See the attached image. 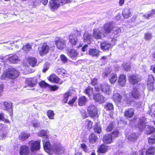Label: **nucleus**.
Wrapping results in <instances>:
<instances>
[{
    "instance_id": "obj_1",
    "label": "nucleus",
    "mask_w": 155,
    "mask_h": 155,
    "mask_svg": "<svg viewBox=\"0 0 155 155\" xmlns=\"http://www.w3.org/2000/svg\"><path fill=\"white\" fill-rule=\"evenodd\" d=\"M18 71L15 69L11 68L8 69L6 72H5L2 76V79H4L5 78L11 79H14L19 75Z\"/></svg>"
},
{
    "instance_id": "obj_2",
    "label": "nucleus",
    "mask_w": 155,
    "mask_h": 155,
    "mask_svg": "<svg viewBox=\"0 0 155 155\" xmlns=\"http://www.w3.org/2000/svg\"><path fill=\"white\" fill-rule=\"evenodd\" d=\"M71 1V0H51L50 1L49 5L51 9L54 10L58 8L60 5H63Z\"/></svg>"
},
{
    "instance_id": "obj_3",
    "label": "nucleus",
    "mask_w": 155,
    "mask_h": 155,
    "mask_svg": "<svg viewBox=\"0 0 155 155\" xmlns=\"http://www.w3.org/2000/svg\"><path fill=\"white\" fill-rule=\"evenodd\" d=\"M128 95L126 96L124 101L129 105L131 104V102L133 101V98H138L140 95L138 91L136 89L134 88L132 92Z\"/></svg>"
},
{
    "instance_id": "obj_4",
    "label": "nucleus",
    "mask_w": 155,
    "mask_h": 155,
    "mask_svg": "<svg viewBox=\"0 0 155 155\" xmlns=\"http://www.w3.org/2000/svg\"><path fill=\"white\" fill-rule=\"evenodd\" d=\"M40 140L35 141L33 140L29 142V147L32 152H34L40 149Z\"/></svg>"
},
{
    "instance_id": "obj_5",
    "label": "nucleus",
    "mask_w": 155,
    "mask_h": 155,
    "mask_svg": "<svg viewBox=\"0 0 155 155\" xmlns=\"http://www.w3.org/2000/svg\"><path fill=\"white\" fill-rule=\"evenodd\" d=\"M52 150L54 153L58 155L63 153L65 151L64 147L60 144L54 145Z\"/></svg>"
},
{
    "instance_id": "obj_6",
    "label": "nucleus",
    "mask_w": 155,
    "mask_h": 155,
    "mask_svg": "<svg viewBox=\"0 0 155 155\" xmlns=\"http://www.w3.org/2000/svg\"><path fill=\"white\" fill-rule=\"evenodd\" d=\"M57 48L60 50H63L66 47V41L63 39L58 38L55 42Z\"/></svg>"
},
{
    "instance_id": "obj_7",
    "label": "nucleus",
    "mask_w": 155,
    "mask_h": 155,
    "mask_svg": "<svg viewBox=\"0 0 155 155\" xmlns=\"http://www.w3.org/2000/svg\"><path fill=\"white\" fill-rule=\"evenodd\" d=\"M49 48L46 43H43L39 48L40 54L42 56L47 54L49 51Z\"/></svg>"
},
{
    "instance_id": "obj_8",
    "label": "nucleus",
    "mask_w": 155,
    "mask_h": 155,
    "mask_svg": "<svg viewBox=\"0 0 155 155\" xmlns=\"http://www.w3.org/2000/svg\"><path fill=\"white\" fill-rule=\"evenodd\" d=\"M42 141L44 149L47 152L50 153L51 147L47 135L43 137Z\"/></svg>"
},
{
    "instance_id": "obj_9",
    "label": "nucleus",
    "mask_w": 155,
    "mask_h": 155,
    "mask_svg": "<svg viewBox=\"0 0 155 155\" xmlns=\"http://www.w3.org/2000/svg\"><path fill=\"white\" fill-rule=\"evenodd\" d=\"M88 112L91 117H93L97 114V108L93 105L89 106L87 109Z\"/></svg>"
},
{
    "instance_id": "obj_10",
    "label": "nucleus",
    "mask_w": 155,
    "mask_h": 155,
    "mask_svg": "<svg viewBox=\"0 0 155 155\" xmlns=\"http://www.w3.org/2000/svg\"><path fill=\"white\" fill-rule=\"evenodd\" d=\"M113 28L112 23H107L106 24L103 28L104 31H102L103 32L102 33L103 34L104 33L108 34L110 33L111 31V30H112Z\"/></svg>"
},
{
    "instance_id": "obj_11",
    "label": "nucleus",
    "mask_w": 155,
    "mask_h": 155,
    "mask_svg": "<svg viewBox=\"0 0 155 155\" xmlns=\"http://www.w3.org/2000/svg\"><path fill=\"white\" fill-rule=\"evenodd\" d=\"M128 77L130 83L133 86L136 85L139 81V79L136 75H132L129 76Z\"/></svg>"
},
{
    "instance_id": "obj_12",
    "label": "nucleus",
    "mask_w": 155,
    "mask_h": 155,
    "mask_svg": "<svg viewBox=\"0 0 155 155\" xmlns=\"http://www.w3.org/2000/svg\"><path fill=\"white\" fill-rule=\"evenodd\" d=\"M29 148L25 145H24L21 147L19 153L20 155H29Z\"/></svg>"
},
{
    "instance_id": "obj_13",
    "label": "nucleus",
    "mask_w": 155,
    "mask_h": 155,
    "mask_svg": "<svg viewBox=\"0 0 155 155\" xmlns=\"http://www.w3.org/2000/svg\"><path fill=\"white\" fill-rule=\"evenodd\" d=\"M93 98L95 101L100 103H104L105 101V98L99 94H97L94 95L93 96Z\"/></svg>"
},
{
    "instance_id": "obj_14",
    "label": "nucleus",
    "mask_w": 155,
    "mask_h": 155,
    "mask_svg": "<svg viewBox=\"0 0 155 155\" xmlns=\"http://www.w3.org/2000/svg\"><path fill=\"white\" fill-rule=\"evenodd\" d=\"M146 120V119L143 117L140 118L139 119L138 127L142 130L144 128H145L146 126H147L145 125Z\"/></svg>"
},
{
    "instance_id": "obj_15",
    "label": "nucleus",
    "mask_w": 155,
    "mask_h": 155,
    "mask_svg": "<svg viewBox=\"0 0 155 155\" xmlns=\"http://www.w3.org/2000/svg\"><path fill=\"white\" fill-rule=\"evenodd\" d=\"M67 53L68 55L72 59L76 58L79 54V53L77 51L74 49L67 50Z\"/></svg>"
},
{
    "instance_id": "obj_16",
    "label": "nucleus",
    "mask_w": 155,
    "mask_h": 155,
    "mask_svg": "<svg viewBox=\"0 0 155 155\" xmlns=\"http://www.w3.org/2000/svg\"><path fill=\"white\" fill-rule=\"evenodd\" d=\"M25 83L28 86L33 87L37 84V81L35 78H30L26 81Z\"/></svg>"
},
{
    "instance_id": "obj_17",
    "label": "nucleus",
    "mask_w": 155,
    "mask_h": 155,
    "mask_svg": "<svg viewBox=\"0 0 155 155\" xmlns=\"http://www.w3.org/2000/svg\"><path fill=\"white\" fill-rule=\"evenodd\" d=\"M101 91L106 94H109L111 91L110 87L107 84H105L102 86H101Z\"/></svg>"
},
{
    "instance_id": "obj_18",
    "label": "nucleus",
    "mask_w": 155,
    "mask_h": 155,
    "mask_svg": "<svg viewBox=\"0 0 155 155\" xmlns=\"http://www.w3.org/2000/svg\"><path fill=\"white\" fill-rule=\"evenodd\" d=\"M132 11L129 8H124L122 12V15L124 17L126 18H128L130 17L132 15Z\"/></svg>"
},
{
    "instance_id": "obj_19",
    "label": "nucleus",
    "mask_w": 155,
    "mask_h": 155,
    "mask_svg": "<svg viewBox=\"0 0 155 155\" xmlns=\"http://www.w3.org/2000/svg\"><path fill=\"white\" fill-rule=\"evenodd\" d=\"M69 42L73 45H76L78 42L77 38L75 35L71 34L69 36Z\"/></svg>"
},
{
    "instance_id": "obj_20",
    "label": "nucleus",
    "mask_w": 155,
    "mask_h": 155,
    "mask_svg": "<svg viewBox=\"0 0 155 155\" xmlns=\"http://www.w3.org/2000/svg\"><path fill=\"white\" fill-rule=\"evenodd\" d=\"M49 80L50 81L55 83H58L60 84H61L62 83V82H59L60 79L55 74H51L49 78Z\"/></svg>"
},
{
    "instance_id": "obj_21",
    "label": "nucleus",
    "mask_w": 155,
    "mask_h": 155,
    "mask_svg": "<svg viewBox=\"0 0 155 155\" xmlns=\"http://www.w3.org/2000/svg\"><path fill=\"white\" fill-rule=\"evenodd\" d=\"M28 62L29 64L32 67L37 66V59L33 57H29L28 58Z\"/></svg>"
},
{
    "instance_id": "obj_22",
    "label": "nucleus",
    "mask_w": 155,
    "mask_h": 155,
    "mask_svg": "<svg viewBox=\"0 0 155 155\" xmlns=\"http://www.w3.org/2000/svg\"><path fill=\"white\" fill-rule=\"evenodd\" d=\"M134 114V110L133 109H128L124 112V116L126 118L131 117Z\"/></svg>"
},
{
    "instance_id": "obj_23",
    "label": "nucleus",
    "mask_w": 155,
    "mask_h": 155,
    "mask_svg": "<svg viewBox=\"0 0 155 155\" xmlns=\"http://www.w3.org/2000/svg\"><path fill=\"white\" fill-rule=\"evenodd\" d=\"M8 60L10 62L13 64L16 63L19 61L18 56L15 54L10 56Z\"/></svg>"
},
{
    "instance_id": "obj_24",
    "label": "nucleus",
    "mask_w": 155,
    "mask_h": 155,
    "mask_svg": "<svg viewBox=\"0 0 155 155\" xmlns=\"http://www.w3.org/2000/svg\"><path fill=\"white\" fill-rule=\"evenodd\" d=\"M113 138L111 134H106L104 136L103 139L104 142L106 143H110L112 141Z\"/></svg>"
},
{
    "instance_id": "obj_25",
    "label": "nucleus",
    "mask_w": 155,
    "mask_h": 155,
    "mask_svg": "<svg viewBox=\"0 0 155 155\" xmlns=\"http://www.w3.org/2000/svg\"><path fill=\"white\" fill-rule=\"evenodd\" d=\"M102 30H101V32L100 31L95 29L94 31L93 36L95 39H101L102 37V34H103L102 33Z\"/></svg>"
},
{
    "instance_id": "obj_26",
    "label": "nucleus",
    "mask_w": 155,
    "mask_h": 155,
    "mask_svg": "<svg viewBox=\"0 0 155 155\" xmlns=\"http://www.w3.org/2000/svg\"><path fill=\"white\" fill-rule=\"evenodd\" d=\"M109 148L108 146L105 144H102L98 147V151L101 153H104L109 149Z\"/></svg>"
},
{
    "instance_id": "obj_27",
    "label": "nucleus",
    "mask_w": 155,
    "mask_h": 155,
    "mask_svg": "<svg viewBox=\"0 0 155 155\" xmlns=\"http://www.w3.org/2000/svg\"><path fill=\"white\" fill-rule=\"evenodd\" d=\"M126 77L124 75H121L118 79V83L120 85L123 86L125 84L126 82Z\"/></svg>"
},
{
    "instance_id": "obj_28",
    "label": "nucleus",
    "mask_w": 155,
    "mask_h": 155,
    "mask_svg": "<svg viewBox=\"0 0 155 155\" xmlns=\"http://www.w3.org/2000/svg\"><path fill=\"white\" fill-rule=\"evenodd\" d=\"M92 38V36L87 33H85L83 35V40L84 42H87L89 44L91 43V40Z\"/></svg>"
},
{
    "instance_id": "obj_29",
    "label": "nucleus",
    "mask_w": 155,
    "mask_h": 155,
    "mask_svg": "<svg viewBox=\"0 0 155 155\" xmlns=\"http://www.w3.org/2000/svg\"><path fill=\"white\" fill-rule=\"evenodd\" d=\"M30 136L29 134H26L23 132H21L19 135V140L22 141H24Z\"/></svg>"
},
{
    "instance_id": "obj_30",
    "label": "nucleus",
    "mask_w": 155,
    "mask_h": 155,
    "mask_svg": "<svg viewBox=\"0 0 155 155\" xmlns=\"http://www.w3.org/2000/svg\"><path fill=\"white\" fill-rule=\"evenodd\" d=\"M87 101V98L84 96L80 97L78 101L79 104L81 106L85 105Z\"/></svg>"
},
{
    "instance_id": "obj_31",
    "label": "nucleus",
    "mask_w": 155,
    "mask_h": 155,
    "mask_svg": "<svg viewBox=\"0 0 155 155\" xmlns=\"http://www.w3.org/2000/svg\"><path fill=\"white\" fill-rule=\"evenodd\" d=\"M99 52L98 50L96 49H91L89 50V54L93 56L97 57L99 55Z\"/></svg>"
},
{
    "instance_id": "obj_32",
    "label": "nucleus",
    "mask_w": 155,
    "mask_h": 155,
    "mask_svg": "<svg viewBox=\"0 0 155 155\" xmlns=\"http://www.w3.org/2000/svg\"><path fill=\"white\" fill-rule=\"evenodd\" d=\"M146 133L147 134H150L155 131V129L153 127L149 125L146 126Z\"/></svg>"
},
{
    "instance_id": "obj_33",
    "label": "nucleus",
    "mask_w": 155,
    "mask_h": 155,
    "mask_svg": "<svg viewBox=\"0 0 155 155\" xmlns=\"http://www.w3.org/2000/svg\"><path fill=\"white\" fill-rule=\"evenodd\" d=\"M110 46V44L106 41L102 42L101 44V48L104 50H108Z\"/></svg>"
},
{
    "instance_id": "obj_34",
    "label": "nucleus",
    "mask_w": 155,
    "mask_h": 155,
    "mask_svg": "<svg viewBox=\"0 0 155 155\" xmlns=\"http://www.w3.org/2000/svg\"><path fill=\"white\" fill-rule=\"evenodd\" d=\"M128 139L132 141H134L137 138V137L135 133H129L127 137Z\"/></svg>"
},
{
    "instance_id": "obj_35",
    "label": "nucleus",
    "mask_w": 155,
    "mask_h": 155,
    "mask_svg": "<svg viewBox=\"0 0 155 155\" xmlns=\"http://www.w3.org/2000/svg\"><path fill=\"white\" fill-rule=\"evenodd\" d=\"M154 14H155V11L153 9L150 12L143 14L142 16L145 18L148 19L150 17H152Z\"/></svg>"
},
{
    "instance_id": "obj_36",
    "label": "nucleus",
    "mask_w": 155,
    "mask_h": 155,
    "mask_svg": "<svg viewBox=\"0 0 155 155\" xmlns=\"http://www.w3.org/2000/svg\"><path fill=\"white\" fill-rule=\"evenodd\" d=\"M121 98V96L119 93H116L113 95V100L116 102H120Z\"/></svg>"
},
{
    "instance_id": "obj_37",
    "label": "nucleus",
    "mask_w": 155,
    "mask_h": 155,
    "mask_svg": "<svg viewBox=\"0 0 155 155\" xmlns=\"http://www.w3.org/2000/svg\"><path fill=\"white\" fill-rule=\"evenodd\" d=\"M84 92L89 97H90L93 93V88L91 87L88 86L84 91Z\"/></svg>"
},
{
    "instance_id": "obj_38",
    "label": "nucleus",
    "mask_w": 155,
    "mask_h": 155,
    "mask_svg": "<svg viewBox=\"0 0 155 155\" xmlns=\"http://www.w3.org/2000/svg\"><path fill=\"white\" fill-rule=\"evenodd\" d=\"M4 106L5 107L4 109L10 111V113H11L12 110V104L7 102H4Z\"/></svg>"
},
{
    "instance_id": "obj_39",
    "label": "nucleus",
    "mask_w": 155,
    "mask_h": 155,
    "mask_svg": "<svg viewBox=\"0 0 155 155\" xmlns=\"http://www.w3.org/2000/svg\"><path fill=\"white\" fill-rule=\"evenodd\" d=\"M89 139L90 142L93 143L97 141V137L94 134H92L89 136Z\"/></svg>"
},
{
    "instance_id": "obj_40",
    "label": "nucleus",
    "mask_w": 155,
    "mask_h": 155,
    "mask_svg": "<svg viewBox=\"0 0 155 155\" xmlns=\"http://www.w3.org/2000/svg\"><path fill=\"white\" fill-rule=\"evenodd\" d=\"M155 153V149L154 147H151L149 148L146 152V155H154Z\"/></svg>"
},
{
    "instance_id": "obj_41",
    "label": "nucleus",
    "mask_w": 155,
    "mask_h": 155,
    "mask_svg": "<svg viewBox=\"0 0 155 155\" xmlns=\"http://www.w3.org/2000/svg\"><path fill=\"white\" fill-rule=\"evenodd\" d=\"M117 79V77L116 74H110L109 78V81L111 83H114L116 82Z\"/></svg>"
},
{
    "instance_id": "obj_42",
    "label": "nucleus",
    "mask_w": 155,
    "mask_h": 155,
    "mask_svg": "<svg viewBox=\"0 0 155 155\" xmlns=\"http://www.w3.org/2000/svg\"><path fill=\"white\" fill-rule=\"evenodd\" d=\"M31 45L29 44H28L23 45V49L26 53H28L31 49Z\"/></svg>"
},
{
    "instance_id": "obj_43",
    "label": "nucleus",
    "mask_w": 155,
    "mask_h": 155,
    "mask_svg": "<svg viewBox=\"0 0 155 155\" xmlns=\"http://www.w3.org/2000/svg\"><path fill=\"white\" fill-rule=\"evenodd\" d=\"M104 108L106 110L112 111L114 109V106L112 103H107L104 106Z\"/></svg>"
},
{
    "instance_id": "obj_44",
    "label": "nucleus",
    "mask_w": 155,
    "mask_h": 155,
    "mask_svg": "<svg viewBox=\"0 0 155 155\" xmlns=\"http://www.w3.org/2000/svg\"><path fill=\"white\" fill-rule=\"evenodd\" d=\"M47 115L50 119H54V114L53 111L51 110H48L47 112Z\"/></svg>"
},
{
    "instance_id": "obj_45",
    "label": "nucleus",
    "mask_w": 155,
    "mask_h": 155,
    "mask_svg": "<svg viewBox=\"0 0 155 155\" xmlns=\"http://www.w3.org/2000/svg\"><path fill=\"white\" fill-rule=\"evenodd\" d=\"M112 31H113V33L115 35L120 33L121 32V30L118 27H113L112 28Z\"/></svg>"
},
{
    "instance_id": "obj_46",
    "label": "nucleus",
    "mask_w": 155,
    "mask_h": 155,
    "mask_svg": "<svg viewBox=\"0 0 155 155\" xmlns=\"http://www.w3.org/2000/svg\"><path fill=\"white\" fill-rule=\"evenodd\" d=\"M152 38V34L150 33L147 32L144 34V38L146 40H150Z\"/></svg>"
},
{
    "instance_id": "obj_47",
    "label": "nucleus",
    "mask_w": 155,
    "mask_h": 155,
    "mask_svg": "<svg viewBox=\"0 0 155 155\" xmlns=\"http://www.w3.org/2000/svg\"><path fill=\"white\" fill-rule=\"evenodd\" d=\"M114 127V124L113 122L110 123L106 129L107 131H111Z\"/></svg>"
},
{
    "instance_id": "obj_48",
    "label": "nucleus",
    "mask_w": 155,
    "mask_h": 155,
    "mask_svg": "<svg viewBox=\"0 0 155 155\" xmlns=\"http://www.w3.org/2000/svg\"><path fill=\"white\" fill-rule=\"evenodd\" d=\"M148 142L149 144H153L155 143V136H151L148 139Z\"/></svg>"
},
{
    "instance_id": "obj_49",
    "label": "nucleus",
    "mask_w": 155,
    "mask_h": 155,
    "mask_svg": "<svg viewBox=\"0 0 155 155\" xmlns=\"http://www.w3.org/2000/svg\"><path fill=\"white\" fill-rule=\"evenodd\" d=\"M150 111L151 115L154 116L155 115V104H153L151 106Z\"/></svg>"
},
{
    "instance_id": "obj_50",
    "label": "nucleus",
    "mask_w": 155,
    "mask_h": 155,
    "mask_svg": "<svg viewBox=\"0 0 155 155\" xmlns=\"http://www.w3.org/2000/svg\"><path fill=\"white\" fill-rule=\"evenodd\" d=\"M81 147L85 152H87L88 150V149L85 143H83L81 144Z\"/></svg>"
},
{
    "instance_id": "obj_51",
    "label": "nucleus",
    "mask_w": 155,
    "mask_h": 155,
    "mask_svg": "<svg viewBox=\"0 0 155 155\" xmlns=\"http://www.w3.org/2000/svg\"><path fill=\"white\" fill-rule=\"evenodd\" d=\"M38 135L40 137H42L44 136V137L45 136H46V132L45 130H41L38 133Z\"/></svg>"
},
{
    "instance_id": "obj_52",
    "label": "nucleus",
    "mask_w": 155,
    "mask_h": 155,
    "mask_svg": "<svg viewBox=\"0 0 155 155\" xmlns=\"http://www.w3.org/2000/svg\"><path fill=\"white\" fill-rule=\"evenodd\" d=\"M94 131L95 132L99 134L101 131V129L100 125H96L94 128Z\"/></svg>"
},
{
    "instance_id": "obj_53",
    "label": "nucleus",
    "mask_w": 155,
    "mask_h": 155,
    "mask_svg": "<svg viewBox=\"0 0 155 155\" xmlns=\"http://www.w3.org/2000/svg\"><path fill=\"white\" fill-rule=\"evenodd\" d=\"M39 84L40 86L42 87L45 88L47 86L48 87L49 86V85L48 84H47L45 81H41L40 83H39Z\"/></svg>"
},
{
    "instance_id": "obj_54",
    "label": "nucleus",
    "mask_w": 155,
    "mask_h": 155,
    "mask_svg": "<svg viewBox=\"0 0 155 155\" xmlns=\"http://www.w3.org/2000/svg\"><path fill=\"white\" fill-rule=\"evenodd\" d=\"M49 63L48 62H46L45 63L44 66V68L43 70V71L45 72L49 68Z\"/></svg>"
},
{
    "instance_id": "obj_55",
    "label": "nucleus",
    "mask_w": 155,
    "mask_h": 155,
    "mask_svg": "<svg viewBox=\"0 0 155 155\" xmlns=\"http://www.w3.org/2000/svg\"><path fill=\"white\" fill-rule=\"evenodd\" d=\"M154 81V78L153 77L152 75H149L148 76V79L147 82L149 83H153Z\"/></svg>"
},
{
    "instance_id": "obj_56",
    "label": "nucleus",
    "mask_w": 155,
    "mask_h": 155,
    "mask_svg": "<svg viewBox=\"0 0 155 155\" xmlns=\"http://www.w3.org/2000/svg\"><path fill=\"white\" fill-rule=\"evenodd\" d=\"M153 83H147V88L149 90L152 91L153 90Z\"/></svg>"
},
{
    "instance_id": "obj_57",
    "label": "nucleus",
    "mask_w": 155,
    "mask_h": 155,
    "mask_svg": "<svg viewBox=\"0 0 155 155\" xmlns=\"http://www.w3.org/2000/svg\"><path fill=\"white\" fill-rule=\"evenodd\" d=\"M73 91L72 90H70L68 91L64 95V96L65 97L68 98V97L71 96L72 92Z\"/></svg>"
},
{
    "instance_id": "obj_58",
    "label": "nucleus",
    "mask_w": 155,
    "mask_h": 155,
    "mask_svg": "<svg viewBox=\"0 0 155 155\" xmlns=\"http://www.w3.org/2000/svg\"><path fill=\"white\" fill-rule=\"evenodd\" d=\"M119 134V132L117 131H114L111 134L112 138L116 137H117Z\"/></svg>"
},
{
    "instance_id": "obj_59",
    "label": "nucleus",
    "mask_w": 155,
    "mask_h": 155,
    "mask_svg": "<svg viewBox=\"0 0 155 155\" xmlns=\"http://www.w3.org/2000/svg\"><path fill=\"white\" fill-rule=\"evenodd\" d=\"M60 57L61 61H62L64 63H66L68 59L64 55H61L60 56Z\"/></svg>"
},
{
    "instance_id": "obj_60",
    "label": "nucleus",
    "mask_w": 155,
    "mask_h": 155,
    "mask_svg": "<svg viewBox=\"0 0 155 155\" xmlns=\"http://www.w3.org/2000/svg\"><path fill=\"white\" fill-rule=\"evenodd\" d=\"M97 83V79L94 78L91 80V84L93 85H96Z\"/></svg>"
},
{
    "instance_id": "obj_61",
    "label": "nucleus",
    "mask_w": 155,
    "mask_h": 155,
    "mask_svg": "<svg viewBox=\"0 0 155 155\" xmlns=\"http://www.w3.org/2000/svg\"><path fill=\"white\" fill-rule=\"evenodd\" d=\"M77 99V98L76 97H74L72 98V99L69 102L68 104L70 105H72L75 102V101H76Z\"/></svg>"
},
{
    "instance_id": "obj_62",
    "label": "nucleus",
    "mask_w": 155,
    "mask_h": 155,
    "mask_svg": "<svg viewBox=\"0 0 155 155\" xmlns=\"http://www.w3.org/2000/svg\"><path fill=\"white\" fill-rule=\"evenodd\" d=\"M49 86L51 87L50 88L51 89V90H52L53 91H55L57 90L58 88V87L56 85L54 86Z\"/></svg>"
},
{
    "instance_id": "obj_63",
    "label": "nucleus",
    "mask_w": 155,
    "mask_h": 155,
    "mask_svg": "<svg viewBox=\"0 0 155 155\" xmlns=\"http://www.w3.org/2000/svg\"><path fill=\"white\" fill-rule=\"evenodd\" d=\"M92 122L89 120H87V124H88V127L91 128L92 126Z\"/></svg>"
},
{
    "instance_id": "obj_64",
    "label": "nucleus",
    "mask_w": 155,
    "mask_h": 155,
    "mask_svg": "<svg viewBox=\"0 0 155 155\" xmlns=\"http://www.w3.org/2000/svg\"><path fill=\"white\" fill-rule=\"evenodd\" d=\"M132 155H143V152L141 151L138 152L137 153L135 152L133 153Z\"/></svg>"
}]
</instances>
